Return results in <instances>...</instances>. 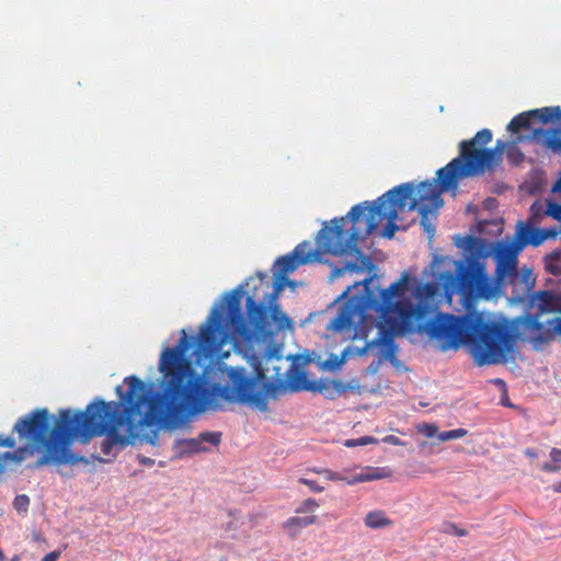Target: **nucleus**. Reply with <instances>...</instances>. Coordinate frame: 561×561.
Wrapping results in <instances>:
<instances>
[{
  "instance_id": "obj_1",
  "label": "nucleus",
  "mask_w": 561,
  "mask_h": 561,
  "mask_svg": "<svg viewBox=\"0 0 561 561\" xmlns=\"http://www.w3.org/2000/svg\"><path fill=\"white\" fill-rule=\"evenodd\" d=\"M556 230L531 228L518 221L514 241L497 242L494 249V276L488 274L486 265L478 259H470L457 268V276L448 275L445 294L460 293L471 300H496L505 296L506 287H512L508 299L524 304L527 313L512 321L506 319L488 321L480 313L455 316L437 312L442 286L435 282L419 284L413 293L414 305L402 298L407 290L408 273L390 284L386 289L373 286L375 276L348 286L337 298H346L337 314L327 325V330L340 334L343 340H367L369 332L377 327L378 335L366 342L360 354L373 346L381 348L385 358L396 357L394 334L420 333L435 341L438 350L447 351L469 345L479 365H493L514 360L517 340L524 334L535 346L549 343L561 333V295L548 290L533 291L536 276L533 270L523 266L518 270V254L526 245L538 247Z\"/></svg>"
},
{
  "instance_id": "obj_2",
  "label": "nucleus",
  "mask_w": 561,
  "mask_h": 561,
  "mask_svg": "<svg viewBox=\"0 0 561 561\" xmlns=\"http://www.w3.org/2000/svg\"><path fill=\"white\" fill-rule=\"evenodd\" d=\"M192 347V339L185 330L173 347L163 348L159 371L160 388L149 394L145 382L136 377L125 378L127 391L124 396L125 405L116 401L95 400L82 411H65L60 424L73 423L68 434L78 433V422H83V433L90 436L104 434L114 436L118 428L127 425L129 430L138 425H160L170 430L183 424L191 415L207 410L218 411L222 408L221 400L240 402L255 407L262 412L268 409L265 392L253 391L256 382L247 376L243 367H227V385H207L203 376L194 369L187 352Z\"/></svg>"
},
{
  "instance_id": "obj_3",
  "label": "nucleus",
  "mask_w": 561,
  "mask_h": 561,
  "mask_svg": "<svg viewBox=\"0 0 561 561\" xmlns=\"http://www.w3.org/2000/svg\"><path fill=\"white\" fill-rule=\"evenodd\" d=\"M560 118V106L530 110L519 113L508 123L507 130L516 134L512 142L497 140L494 148H483L493 136L488 128L479 130L471 139L462 140L459 144V156L440 169V175H445L444 188L455 186L456 180L494 170L501 164L503 152L512 164L519 165L525 160V154L517 146L519 142H534L552 152H561V129L542 127Z\"/></svg>"
},
{
  "instance_id": "obj_4",
  "label": "nucleus",
  "mask_w": 561,
  "mask_h": 561,
  "mask_svg": "<svg viewBox=\"0 0 561 561\" xmlns=\"http://www.w3.org/2000/svg\"><path fill=\"white\" fill-rule=\"evenodd\" d=\"M413 193L412 183L400 184L382 194L370 206L366 203L357 204L346 216L333 218L330 225L324 224L317 238L319 252L333 256L360 253L357 241L371 234L383 219L388 222L382 230V237L393 238L399 230L396 222L399 211L404 209Z\"/></svg>"
},
{
  "instance_id": "obj_5",
  "label": "nucleus",
  "mask_w": 561,
  "mask_h": 561,
  "mask_svg": "<svg viewBox=\"0 0 561 561\" xmlns=\"http://www.w3.org/2000/svg\"><path fill=\"white\" fill-rule=\"evenodd\" d=\"M71 409H61L57 415H53L48 409H35L23 417H20L14 424V432L21 439L27 442V446L20 447L14 451H5L0 456V473L4 470L8 461L19 463L27 456L33 455L35 450H42V456L33 465V468H39L45 465H76L82 460L71 451V445L78 437L87 440L93 436L83 433L84 424H78V433L68 434L75 422L60 424L61 414Z\"/></svg>"
},
{
  "instance_id": "obj_6",
  "label": "nucleus",
  "mask_w": 561,
  "mask_h": 561,
  "mask_svg": "<svg viewBox=\"0 0 561 561\" xmlns=\"http://www.w3.org/2000/svg\"><path fill=\"white\" fill-rule=\"evenodd\" d=\"M279 291L280 285H275L271 293H266L264 295L267 299L266 304L257 302L255 295L248 296L245 302L248 320H245L241 309L240 288L228 294L227 323L231 332L241 340L251 342L257 335L265 334L270 319L277 324L279 330L291 328V319L282 311L280 306L276 302Z\"/></svg>"
},
{
  "instance_id": "obj_7",
  "label": "nucleus",
  "mask_w": 561,
  "mask_h": 561,
  "mask_svg": "<svg viewBox=\"0 0 561 561\" xmlns=\"http://www.w3.org/2000/svg\"><path fill=\"white\" fill-rule=\"evenodd\" d=\"M437 185L428 181L421 182L417 187H414V193L412 197H410L409 209H416L421 215V225L424 228V231L433 237L435 232V227L427 221V215L432 209H437L443 205L442 193L451 192L455 196L458 191L459 180H456L455 186H450L448 188H444L443 181L445 175H440V169L437 171Z\"/></svg>"
},
{
  "instance_id": "obj_8",
  "label": "nucleus",
  "mask_w": 561,
  "mask_h": 561,
  "mask_svg": "<svg viewBox=\"0 0 561 561\" xmlns=\"http://www.w3.org/2000/svg\"><path fill=\"white\" fill-rule=\"evenodd\" d=\"M221 322L222 313L214 307L206 322L199 329L197 346L194 352L197 360L218 356L228 342V332L221 325Z\"/></svg>"
},
{
  "instance_id": "obj_9",
  "label": "nucleus",
  "mask_w": 561,
  "mask_h": 561,
  "mask_svg": "<svg viewBox=\"0 0 561 561\" xmlns=\"http://www.w3.org/2000/svg\"><path fill=\"white\" fill-rule=\"evenodd\" d=\"M309 243L301 242L295 249L283 256H279L275 263V276L277 278L285 277L287 274L293 273L299 266L308 263L311 259V253L308 251Z\"/></svg>"
},
{
  "instance_id": "obj_10",
  "label": "nucleus",
  "mask_w": 561,
  "mask_h": 561,
  "mask_svg": "<svg viewBox=\"0 0 561 561\" xmlns=\"http://www.w3.org/2000/svg\"><path fill=\"white\" fill-rule=\"evenodd\" d=\"M288 383L293 391L318 390L320 392H325L329 390L330 386L337 388L339 392L342 391L341 385L335 381L322 382L319 386L313 382H308L307 375L300 370H296L288 376Z\"/></svg>"
},
{
  "instance_id": "obj_11",
  "label": "nucleus",
  "mask_w": 561,
  "mask_h": 561,
  "mask_svg": "<svg viewBox=\"0 0 561 561\" xmlns=\"http://www.w3.org/2000/svg\"><path fill=\"white\" fill-rule=\"evenodd\" d=\"M318 522V517L316 514H309L299 516L289 517L283 525L284 529L288 533L290 537L297 536L302 528L314 525Z\"/></svg>"
},
{
  "instance_id": "obj_12",
  "label": "nucleus",
  "mask_w": 561,
  "mask_h": 561,
  "mask_svg": "<svg viewBox=\"0 0 561 561\" xmlns=\"http://www.w3.org/2000/svg\"><path fill=\"white\" fill-rule=\"evenodd\" d=\"M390 476V471H388L386 468H379V467H367L365 471L355 474L351 480L347 481V484H356V483H363L379 479H385Z\"/></svg>"
},
{
  "instance_id": "obj_13",
  "label": "nucleus",
  "mask_w": 561,
  "mask_h": 561,
  "mask_svg": "<svg viewBox=\"0 0 561 561\" xmlns=\"http://www.w3.org/2000/svg\"><path fill=\"white\" fill-rule=\"evenodd\" d=\"M175 448L178 449L179 457H183L184 455L196 454V453L206 450V448L203 446V443H202L199 436L196 438H186V439L176 440Z\"/></svg>"
},
{
  "instance_id": "obj_14",
  "label": "nucleus",
  "mask_w": 561,
  "mask_h": 561,
  "mask_svg": "<svg viewBox=\"0 0 561 561\" xmlns=\"http://www.w3.org/2000/svg\"><path fill=\"white\" fill-rule=\"evenodd\" d=\"M365 525L371 529H380L392 525V520L385 512L376 510L369 512L365 517Z\"/></svg>"
},
{
  "instance_id": "obj_15",
  "label": "nucleus",
  "mask_w": 561,
  "mask_h": 561,
  "mask_svg": "<svg viewBox=\"0 0 561 561\" xmlns=\"http://www.w3.org/2000/svg\"><path fill=\"white\" fill-rule=\"evenodd\" d=\"M561 249H556L552 253L545 259V268L552 275L561 274Z\"/></svg>"
},
{
  "instance_id": "obj_16",
  "label": "nucleus",
  "mask_w": 561,
  "mask_h": 561,
  "mask_svg": "<svg viewBox=\"0 0 561 561\" xmlns=\"http://www.w3.org/2000/svg\"><path fill=\"white\" fill-rule=\"evenodd\" d=\"M546 208H547V203H543L541 201H535L531 204L530 209H529L530 214L528 217V221L527 222L522 221V222L524 225L530 226L531 228H535L533 225L538 222L542 216H546Z\"/></svg>"
},
{
  "instance_id": "obj_17",
  "label": "nucleus",
  "mask_w": 561,
  "mask_h": 561,
  "mask_svg": "<svg viewBox=\"0 0 561 561\" xmlns=\"http://www.w3.org/2000/svg\"><path fill=\"white\" fill-rule=\"evenodd\" d=\"M319 503L316 499H312V497H308L306 500H304L295 510V513L300 515V514H304V515H309V514H314V512L318 510L319 507Z\"/></svg>"
},
{
  "instance_id": "obj_18",
  "label": "nucleus",
  "mask_w": 561,
  "mask_h": 561,
  "mask_svg": "<svg viewBox=\"0 0 561 561\" xmlns=\"http://www.w3.org/2000/svg\"><path fill=\"white\" fill-rule=\"evenodd\" d=\"M467 433H468V431L465 430V428H456V430H450V431H444V432L439 433L438 439L440 442L458 439V438H461V437L466 436Z\"/></svg>"
},
{
  "instance_id": "obj_19",
  "label": "nucleus",
  "mask_w": 561,
  "mask_h": 561,
  "mask_svg": "<svg viewBox=\"0 0 561 561\" xmlns=\"http://www.w3.org/2000/svg\"><path fill=\"white\" fill-rule=\"evenodd\" d=\"M546 216H550L553 219L561 221V204L557 202H547Z\"/></svg>"
},
{
  "instance_id": "obj_20",
  "label": "nucleus",
  "mask_w": 561,
  "mask_h": 561,
  "mask_svg": "<svg viewBox=\"0 0 561 561\" xmlns=\"http://www.w3.org/2000/svg\"><path fill=\"white\" fill-rule=\"evenodd\" d=\"M202 443H209L214 446H217L221 442V433L220 432H204L199 434Z\"/></svg>"
},
{
  "instance_id": "obj_21",
  "label": "nucleus",
  "mask_w": 561,
  "mask_h": 561,
  "mask_svg": "<svg viewBox=\"0 0 561 561\" xmlns=\"http://www.w3.org/2000/svg\"><path fill=\"white\" fill-rule=\"evenodd\" d=\"M377 442L378 440L373 436H363L359 438L347 439L345 442V446L346 447H356V446H364V445H368V444H375Z\"/></svg>"
},
{
  "instance_id": "obj_22",
  "label": "nucleus",
  "mask_w": 561,
  "mask_h": 561,
  "mask_svg": "<svg viewBox=\"0 0 561 561\" xmlns=\"http://www.w3.org/2000/svg\"><path fill=\"white\" fill-rule=\"evenodd\" d=\"M444 533L449 535H455L457 537H465L468 535V531L463 528H460L455 523H445L444 524Z\"/></svg>"
},
{
  "instance_id": "obj_23",
  "label": "nucleus",
  "mask_w": 561,
  "mask_h": 561,
  "mask_svg": "<svg viewBox=\"0 0 561 561\" xmlns=\"http://www.w3.org/2000/svg\"><path fill=\"white\" fill-rule=\"evenodd\" d=\"M13 505L18 512H26L30 505V499L26 494L16 495Z\"/></svg>"
},
{
  "instance_id": "obj_24",
  "label": "nucleus",
  "mask_w": 561,
  "mask_h": 561,
  "mask_svg": "<svg viewBox=\"0 0 561 561\" xmlns=\"http://www.w3.org/2000/svg\"><path fill=\"white\" fill-rule=\"evenodd\" d=\"M299 482L301 484L307 485L310 491L316 492V493H320V492H322L324 490V488L319 485L317 483V481H314V480H310V479H307V478H300Z\"/></svg>"
},
{
  "instance_id": "obj_25",
  "label": "nucleus",
  "mask_w": 561,
  "mask_h": 561,
  "mask_svg": "<svg viewBox=\"0 0 561 561\" xmlns=\"http://www.w3.org/2000/svg\"><path fill=\"white\" fill-rule=\"evenodd\" d=\"M316 472L318 473H322L324 474V477L328 479V480H331V481H340V480H343V478L341 477V474L339 472H335V471H331V470H317Z\"/></svg>"
},
{
  "instance_id": "obj_26",
  "label": "nucleus",
  "mask_w": 561,
  "mask_h": 561,
  "mask_svg": "<svg viewBox=\"0 0 561 561\" xmlns=\"http://www.w3.org/2000/svg\"><path fill=\"white\" fill-rule=\"evenodd\" d=\"M0 446L1 447H8V448H14L15 447V439L12 437H2L0 436Z\"/></svg>"
},
{
  "instance_id": "obj_27",
  "label": "nucleus",
  "mask_w": 561,
  "mask_h": 561,
  "mask_svg": "<svg viewBox=\"0 0 561 561\" xmlns=\"http://www.w3.org/2000/svg\"><path fill=\"white\" fill-rule=\"evenodd\" d=\"M60 551H51L49 553H47L43 559L42 561H57L59 558H60Z\"/></svg>"
},
{
  "instance_id": "obj_28",
  "label": "nucleus",
  "mask_w": 561,
  "mask_h": 561,
  "mask_svg": "<svg viewBox=\"0 0 561 561\" xmlns=\"http://www.w3.org/2000/svg\"><path fill=\"white\" fill-rule=\"evenodd\" d=\"M437 432V427L433 424H426L425 425V432L424 434L427 436V437H433Z\"/></svg>"
},
{
  "instance_id": "obj_29",
  "label": "nucleus",
  "mask_w": 561,
  "mask_h": 561,
  "mask_svg": "<svg viewBox=\"0 0 561 561\" xmlns=\"http://www.w3.org/2000/svg\"><path fill=\"white\" fill-rule=\"evenodd\" d=\"M552 192L553 193L561 192V172H559V176L556 179V181L552 185Z\"/></svg>"
},
{
  "instance_id": "obj_30",
  "label": "nucleus",
  "mask_w": 561,
  "mask_h": 561,
  "mask_svg": "<svg viewBox=\"0 0 561 561\" xmlns=\"http://www.w3.org/2000/svg\"><path fill=\"white\" fill-rule=\"evenodd\" d=\"M551 458L554 462H558L561 460V450L560 449H557V448H553L551 450Z\"/></svg>"
},
{
  "instance_id": "obj_31",
  "label": "nucleus",
  "mask_w": 561,
  "mask_h": 561,
  "mask_svg": "<svg viewBox=\"0 0 561 561\" xmlns=\"http://www.w3.org/2000/svg\"><path fill=\"white\" fill-rule=\"evenodd\" d=\"M541 469L543 471H557L559 469V466L558 465H551V463H548V462H545L542 466H541Z\"/></svg>"
},
{
  "instance_id": "obj_32",
  "label": "nucleus",
  "mask_w": 561,
  "mask_h": 561,
  "mask_svg": "<svg viewBox=\"0 0 561 561\" xmlns=\"http://www.w3.org/2000/svg\"><path fill=\"white\" fill-rule=\"evenodd\" d=\"M345 270L352 271V272H359L362 271L360 266H358L356 263H347L345 266Z\"/></svg>"
},
{
  "instance_id": "obj_33",
  "label": "nucleus",
  "mask_w": 561,
  "mask_h": 561,
  "mask_svg": "<svg viewBox=\"0 0 561 561\" xmlns=\"http://www.w3.org/2000/svg\"><path fill=\"white\" fill-rule=\"evenodd\" d=\"M525 455H526V456H528V457H530V458L538 457V454H537L535 450L530 449V448H527V449L525 450Z\"/></svg>"
},
{
  "instance_id": "obj_34",
  "label": "nucleus",
  "mask_w": 561,
  "mask_h": 561,
  "mask_svg": "<svg viewBox=\"0 0 561 561\" xmlns=\"http://www.w3.org/2000/svg\"><path fill=\"white\" fill-rule=\"evenodd\" d=\"M387 440H390V442H398V438L394 437V436H389L387 437Z\"/></svg>"
},
{
  "instance_id": "obj_35",
  "label": "nucleus",
  "mask_w": 561,
  "mask_h": 561,
  "mask_svg": "<svg viewBox=\"0 0 561 561\" xmlns=\"http://www.w3.org/2000/svg\"><path fill=\"white\" fill-rule=\"evenodd\" d=\"M5 557L3 551L0 549V561H4Z\"/></svg>"
},
{
  "instance_id": "obj_36",
  "label": "nucleus",
  "mask_w": 561,
  "mask_h": 561,
  "mask_svg": "<svg viewBox=\"0 0 561 561\" xmlns=\"http://www.w3.org/2000/svg\"><path fill=\"white\" fill-rule=\"evenodd\" d=\"M257 376H263V371L260 369V366H256Z\"/></svg>"
},
{
  "instance_id": "obj_37",
  "label": "nucleus",
  "mask_w": 561,
  "mask_h": 561,
  "mask_svg": "<svg viewBox=\"0 0 561 561\" xmlns=\"http://www.w3.org/2000/svg\"><path fill=\"white\" fill-rule=\"evenodd\" d=\"M502 403H503L504 405H506V407H508V405H510V403L507 402V399H502Z\"/></svg>"
},
{
  "instance_id": "obj_38",
  "label": "nucleus",
  "mask_w": 561,
  "mask_h": 561,
  "mask_svg": "<svg viewBox=\"0 0 561 561\" xmlns=\"http://www.w3.org/2000/svg\"><path fill=\"white\" fill-rule=\"evenodd\" d=\"M502 403H503L504 405H506V407H508V405H510V403L507 402V399H502Z\"/></svg>"
},
{
  "instance_id": "obj_39",
  "label": "nucleus",
  "mask_w": 561,
  "mask_h": 561,
  "mask_svg": "<svg viewBox=\"0 0 561 561\" xmlns=\"http://www.w3.org/2000/svg\"><path fill=\"white\" fill-rule=\"evenodd\" d=\"M11 561H19V557L15 556L14 558L11 559Z\"/></svg>"
},
{
  "instance_id": "obj_40",
  "label": "nucleus",
  "mask_w": 561,
  "mask_h": 561,
  "mask_svg": "<svg viewBox=\"0 0 561 561\" xmlns=\"http://www.w3.org/2000/svg\"><path fill=\"white\" fill-rule=\"evenodd\" d=\"M496 382L504 385V382L501 379H497Z\"/></svg>"
},
{
  "instance_id": "obj_41",
  "label": "nucleus",
  "mask_w": 561,
  "mask_h": 561,
  "mask_svg": "<svg viewBox=\"0 0 561 561\" xmlns=\"http://www.w3.org/2000/svg\"><path fill=\"white\" fill-rule=\"evenodd\" d=\"M102 451L106 453V451H107V448L104 446V447L102 448Z\"/></svg>"
}]
</instances>
